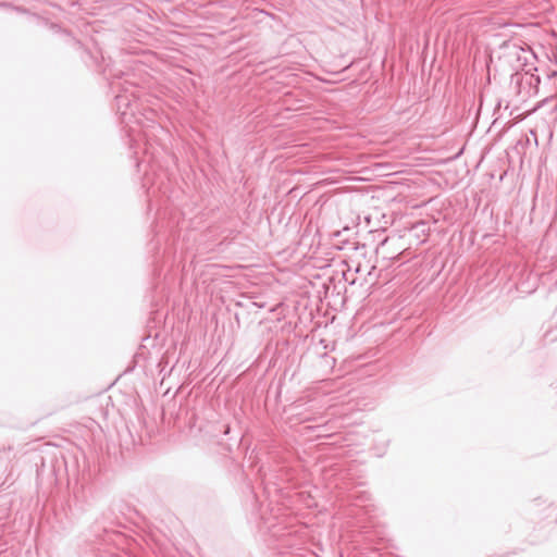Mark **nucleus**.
I'll return each mask as SVG.
<instances>
[{
    "mask_svg": "<svg viewBox=\"0 0 557 557\" xmlns=\"http://www.w3.org/2000/svg\"><path fill=\"white\" fill-rule=\"evenodd\" d=\"M132 90L128 87H123L122 92L115 96V103H116V110L121 117V123L127 127V134L131 138H133L134 134L136 133V129L131 126V123L133 122V119L135 122H138V120L135 116V112L138 110L139 106L137 102V96L135 95V91L133 90L134 86H129Z\"/></svg>",
    "mask_w": 557,
    "mask_h": 557,
    "instance_id": "nucleus-1",
    "label": "nucleus"
}]
</instances>
